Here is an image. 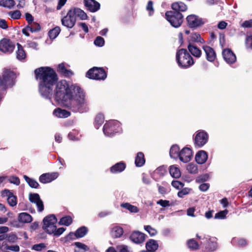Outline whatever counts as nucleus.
Here are the masks:
<instances>
[{"label": "nucleus", "instance_id": "obj_1", "mask_svg": "<svg viewBox=\"0 0 252 252\" xmlns=\"http://www.w3.org/2000/svg\"><path fill=\"white\" fill-rule=\"evenodd\" d=\"M55 99L74 113H84L90 109L89 102L84 90L77 84L66 80L58 82L56 86Z\"/></svg>", "mask_w": 252, "mask_h": 252}, {"label": "nucleus", "instance_id": "obj_2", "mask_svg": "<svg viewBox=\"0 0 252 252\" xmlns=\"http://www.w3.org/2000/svg\"><path fill=\"white\" fill-rule=\"evenodd\" d=\"M35 77L38 81V89L40 94L46 98L50 99L53 89L58 80L55 71L49 67H41L34 70Z\"/></svg>", "mask_w": 252, "mask_h": 252}, {"label": "nucleus", "instance_id": "obj_3", "mask_svg": "<svg viewBox=\"0 0 252 252\" xmlns=\"http://www.w3.org/2000/svg\"><path fill=\"white\" fill-rule=\"evenodd\" d=\"M176 61L179 66L183 68H187L194 64V61L186 49H181L176 53Z\"/></svg>", "mask_w": 252, "mask_h": 252}, {"label": "nucleus", "instance_id": "obj_4", "mask_svg": "<svg viewBox=\"0 0 252 252\" xmlns=\"http://www.w3.org/2000/svg\"><path fill=\"white\" fill-rule=\"evenodd\" d=\"M16 74L12 71L5 69L2 77L0 78V88L5 90L8 87H12L15 84Z\"/></svg>", "mask_w": 252, "mask_h": 252}, {"label": "nucleus", "instance_id": "obj_5", "mask_svg": "<svg viewBox=\"0 0 252 252\" xmlns=\"http://www.w3.org/2000/svg\"><path fill=\"white\" fill-rule=\"evenodd\" d=\"M104 134L107 136H113L116 133L122 131L121 125L116 120H111L106 122L103 126Z\"/></svg>", "mask_w": 252, "mask_h": 252}, {"label": "nucleus", "instance_id": "obj_6", "mask_svg": "<svg viewBox=\"0 0 252 252\" xmlns=\"http://www.w3.org/2000/svg\"><path fill=\"white\" fill-rule=\"evenodd\" d=\"M165 18L174 28H179L183 23V16L178 11H168L165 13Z\"/></svg>", "mask_w": 252, "mask_h": 252}, {"label": "nucleus", "instance_id": "obj_7", "mask_svg": "<svg viewBox=\"0 0 252 252\" xmlns=\"http://www.w3.org/2000/svg\"><path fill=\"white\" fill-rule=\"evenodd\" d=\"M86 77L94 80H104L107 74L102 68L94 67L89 70L86 73Z\"/></svg>", "mask_w": 252, "mask_h": 252}, {"label": "nucleus", "instance_id": "obj_8", "mask_svg": "<svg viewBox=\"0 0 252 252\" xmlns=\"http://www.w3.org/2000/svg\"><path fill=\"white\" fill-rule=\"evenodd\" d=\"M57 221L54 215L46 216L43 220V229L48 233L51 234L55 231Z\"/></svg>", "mask_w": 252, "mask_h": 252}, {"label": "nucleus", "instance_id": "obj_9", "mask_svg": "<svg viewBox=\"0 0 252 252\" xmlns=\"http://www.w3.org/2000/svg\"><path fill=\"white\" fill-rule=\"evenodd\" d=\"M208 133L204 130H199L196 131L194 138L195 146L198 148L202 147L208 142Z\"/></svg>", "mask_w": 252, "mask_h": 252}, {"label": "nucleus", "instance_id": "obj_10", "mask_svg": "<svg viewBox=\"0 0 252 252\" xmlns=\"http://www.w3.org/2000/svg\"><path fill=\"white\" fill-rule=\"evenodd\" d=\"M202 240L201 243L205 245V249L207 252H212L218 249L217 239L216 237L207 236L204 237Z\"/></svg>", "mask_w": 252, "mask_h": 252}, {"label": "nucleus", "instance_id": "obj_11", "mask_svg": "<svg viewBox=\"0 0 252 252\" xmlns=\"http://www.w3.org/2000/svg\"><path fill=\"white\" fill-rule=\"evenodd\" d=\"M188 26L191 28H195L204 24L206 21L198 16L192 14L187 17Z\"/></svg>", "mask_w": 252, "mask_h": 252}, {"label": "nucleus", "instance_id": "obj_12", "mask_svg": "<svg viewBox=\"0 0 252 252\" xmlns=\"http://www.w3.org/2000/svg\"><path fill=\"white\" fill-rule=\"evenodd\" d=\"M72 12L70 9L67 12L66 15L61 20L62 25L68 29L72 28L76 21L75 16H74Z\"/></svg>", "mask_w": 252, "mask_h": 252}, {"label": "nucleus", "instance_id": "obj_13", "mask_svg": "<svg viewBox=\"0 0 252 252\" xmlns=\"http://www.w3.org/2000/svg\"><path fill=\"white\" fill-rule=\"evenodd\" d=\"M14 49V45L9 40L3 38L0 41V50L2 52L10 53Z\"/></svg>", "mask_w": 252, "mask_h": 252}, {"label": "nucleus", "instance_id": "obj_14", "mask_svg": "<svg viewBox=\"0 0 252 252\" xmlns=\"http://www.w3.org/2000/svg\"><path fill=\"white\" fill-rule=\"evenodd\" d=\"M192 156L191 150L187 147H185L180 151L179 158L183 162L187 163L189 161Z\"/></svg>", "mask_w": 252, "mask_h": 252}, {"label": "nucleus", "instance_id": "obj_15", "mask_svg": "<svg viewBox=\"0 0 252 252\" xmlns=\"http://www.w3.org/2000/svg\"><path fill=\"white\" fill-rule=\"evenodd\" d=\"M30 201L35 203L36 205L37 211L41 212L44 210V205L42 201L41 200L40 196L37 193H30L29 194Z\"/></svg>", "mask_w": 252, "mask_h": 252}, {"label": "nucleus", "instance_id": "obj_16", "mask_svg": "<svg viewBox=\"0 0 252 252\" xmlns=\"http://www.w3.org/2000/svg\"><path fill=\"white\" fill-rule=\"evenodd\" d=\"M58 176L59 173L58 172L47 173L40 175L39 180L41 183L47 184L55 180Z\"/></svg>", "mask_w": 252, "mask_h": 252}, {"label": "nucleus", "instance_id": "obj_17", "mask_svg": "<svg viewBox=\"0 0 252 252\" xmlns=\"http://www.w3.org/2000/svg\"><path fill=\"white\" fill-rule=\"evenodd\" d=\"M222 56L224 60L228 64L233 63L236 61L235 55L229 49H226L223 50Z\"/></svg>", "mask_w": 252, "mask_h": 252}, {"label": "nucleus", "instance_id": "obj_18", "mask_svg": "<svg viewBox=\"0 0 252 252\" xmlns=\"http://www.w3.org/2000/svg\"><path fill=\"white\" fill-rule=\"evenodd\" d=\"M202 48L205 53L206 59L209 62H214L216 58V54L214 50L207 45H204Z\"/></svg>", "mask_w": 252, "mask_h": 252}, {"label": "nucleus", "instance_id": "obj_19", "mask_svg": "<svg viewBox=\"0 0 252 252\" xmlns=\"http://www.w3.org/2000/svg\"><path fill=\"white\" fill-rule=\"evenodd\" d=\"M86 7L91 12H94L100 8V4L95 0H84Z\"/></svg>", "mask_w": 252, "mask_h": 252}, {"label": "nucleus", "instance_id": "obj_20", "mask_svg": "<svg viewBox=\"0 0 252 252\" xmlns=\"http://www.w3.org/2000/svg\"><path fill=\"white\" fill-rule=\"evenodd\" d=\"M130 238L134 243L140 244L145 241V235L139 231H134L130 235Z\"/></svg>", "mask_w": 252, "mask_h": 252}, {"label": "nucleus", "instance_id": "obj_21", "mask_svg": "<svg viewBox=\"0 0 252 252\" xmlns=\"http://www.w3.org/2000/svg\"><path fill=\"white\" fill-rule=\"evenodd\" d=\"M208 155L207 153L204 150H200L195 155V160L198 164L204 163L207 160Z\"/></svg>", "mask_w": 252, "mask_h": 252}, {"label": "nucleus", "instance_id": "obj_22", "mask_svg": "<svg viewBox=\"0 0 252 252\" xmlns=\"http://www.w3.org/2000/svg\"><path fill=\"white\" fill-rule=\"evenodd\" d=\"M53 114L59 118H66L70 115V113L65 109L57 108L54 110Z\"/></svg>", "mask_w": 252, "mask_h": 252}, {"label": "nucleus", "instance_id": "obj_23", "mask_svg": "<svg viewBox=\"0 0 252 252\" xmlns=\"http://www.w3.org/2000/svg\"><path fill=\"white\" fill-rule=\"evenodd\" d=\"M126 165L123 162H118L110 168L111 173L116 174L121 173L126 168Z\"/></svg>", "mask_w": 252, "mask_h": 252}, {"label": "nucleus", "instance_id": "obj_24", "mask_svg": "<svg viewBox=\"0 0 252 252\" xmlns=\"http://www.w3.org/2000/svg\"><path fill=\"white\" fill-rule=\"evenodd\" d=\"M70 10L73 12L76 19L77 17L83 20L86 19L88 17L86 13L80 8L74 7L70 9Z\"/></svg>", "mask_w": 252, "mask_h": 252}, {"label": "nucleus", "instance_id": "obj_25", "mask_svg": "<svg viewBox=\"0 0 252 252\" xmlns=\"http://www.w3.org/2000/svg\"><path fill=\"white\" fill-rule=\"evenodd\" d=\"M188 50L192 56L196 58H199L202 54L201 50L196 46L189 43L188 46Z\"/></svg>", "mask_w": 252, "mask_h": 252}, {"label": "nucleus", "instance_id": "obj_26", "mask_svg": "<svg viewBox=\"0 0 252 252\" xmlns=\"http://www.w3.org/2000/svg\"><path fill=\"white\" fill-rule=\"evenodd\" d=\"M57 71L65 77H70L73 75V72L70 70L65 68L64 63L58 65Z\"/></svg>", "mask_w": 252, "mask_h": 252}, {"label": "nucleus", "instance_id": "obj_27", "mask_svg": "<svg viewBox=\"0 0 252 252\" xmlns=\"http://www.w3.org/2000/svg\"><path fill=\"white\" fill-rule=\"evenodd\" d=\"M173 11L184 12L187 9V6L182 2H176L172 4Z\"/></svg>", "mask_w": 252, "mask_h": 252}, {"label": "nucleus", "instance_id": "obj_28", "mask_svg": "<svg viewBox=\"0 0 252 252\" xmlns=\"http://www.w3.org/2000/svg\"><path fill=\"white\" fill-rule=\"evenodd\" d=\"M18 220L22 223H30L32 221V217L27 213H21L18 215Z\"/></svg>", "mask_w": 252, "mask_h": 252}, {"label": "nucleus", "instance_id": "obj_29", "mask_svg": "<svg viewBox=\"0 0 252 252\" xmlns=\"http://www.w3.org/2000/svg\"><path fill=\"white\" fill-rule=\"evenodd\" d=\"M145 163L144 154L142 152L137 153L135 158V164L137 167H141Z\"/></svg>", "mask_w": 252, "mask_h": 252}, {"label": "nucleus", "instance_id": "obj_30", "mask_svg": "<svg viewBox=\"0 0 252 252\" xmlns=\"http://www.w3.org/2000/svg\"><path fill=\"white\" fill-rule=\"evenodd\" d=\"M158 247L157 241L153 239L148 241L146 245L147 250L151 252H155L158 249Z\"/></svg>", "mask_w": 252, "mask_h": 252}, {"label": "nucleus", "instance_id": "obj_31", "mask_svg": "<svg viewBox=\"0 0 252 252\" xmlns=\"http://www.w3.org/2000/svg\"><path fill=\"white\" fill-rule=\"evenodd\" d=\"M180 148L177 145H173L170 149V156L174 159H177L180 156Z\"/></svg>", "mask_w": 252, "mask_h": 252}, {"label": "nucleus", "instance_id": "obj_32", "mask_svg": "<svg viewBox=\"0 0 252 252\" xmlns=\"http://www.w3.org/2000/svg\"><path fill=\"white\" fill-rule=\"evenodd\" d=\"M18 50L16 51V58L19 61L24 60L26 57V53L23 47L19 43H17Z\"/></svg>", "mask_w": 252, "mask_h": 252}, {"label": "nucleus", "instance_id": "obj_33", "mask_svg": "<svg viewBox=\"0 0 252 252\" xmlns=\"http://www.w3.org/2000/svg\"><path fill=\"white\" fill-rule=\"evenodd\" d=\"M169 173L171 176L174 178H178L181 175L179 168L174 165L170 166Z\"/></svg>", "mask_w": 252, "mask_h": 252}, {"label": "nucleus", "instance_id": "obj_34", "mask_svg": "<svg viewBox=\"0 0 252 252\" xmlns=\"http://www.w3.org/2000/svg\"><path fill=\"white\" fill-rule=\"evenodd\" d=\"M121 207L128 210L131 213H136L139 211V209L136 206L132 205L129 203H122Z\"/></svg>", "mask_w": 252, "mask_h": 252}, {"label": "nucleus", "instance_id": "obj_35", "mask_svg": "<svg viewBox=\"0 0 252 252\" xmlns=\"http://www.w3.org/2000/svg\"><path fill=\"white\" fill-rule=\"evenodd\" d=\"M112 235L115 238L120 237L123 234V229L119 226H114L112 230Z\"/></svg>", "mask_w": 252, "mask_h": 252}, {"label": "nucleus", "instance_id": "obj_36", "mask_svg": "<svg viewBox=\"0 0 252 252\" xmlns=\"http://www.w3.org/2000/svg\"><path fill=\"white\" fill-rule=\"evenodd\" d=\"M190 40L193 42H199L200 43H204L205 41L201 37L199 33L197 32L191 33L190 35Z\"/></svg>", "mask_w": 252, "mask_h": 252}, {"label": "nucleus", "instance_id": "obj_37", "mask_svg": "<svg viewBox=\"0 0 252 252\" xmlns=\"http://www.w3.org/2000/svg\"><path fill=\"white\" fill-rule=\"evenodd\" d=\"M61 32V29L59 27H56L52 30H51L49 32L48 35L50 39H54L56 38Z\"/></svg>", "mask_w": 252, "mask_h": 252}, {"label": "nucleus", "instance_id": "obj_38", "mask_svg": "<svg viewBox=\"0 0 252 252\" xmlns=\"http://www.w3.org/2000/svg\"><path fill=\"white\" fill-rule=\"evenodd\" d=\"M88 232V229L85 226H82L76 230L75 233L77 238L84 237Z\"/></svg>", "mask_w": 252, "mask_h": 252}, {"label": "nucleus", "instance_id": "obj_39", "mask_svg": "<svg viewBox=\"0 0 252 252\" xmlns=\"http://www.w3.org/2000/svg\"><path fill=\"white\" fill-rule=\"evenodd\" d=\"M15 5L13 0H0V5L9 9L11 8Z\"/></svg>", "mask_w": 252, "mask_h": 252}, {"label": "nucleus", "instance_id": "obj_40", "mask_svg": "<svg viewBox=\"0 0 252 252\" xmlns=\"http://www.w3.org/2000/svg\"><path fill=\"white\" fill-rule=\"evenodd\" d=\"M232 244H236L239 246L243 247L246 246L248 242L246 240L243 238H233L231 240Z\"/></svg>", "mask_w": 252, "mask_h": 252}, {"label": "nucleus", "instance_id": "obj_41", "mask_svg": "<svg viewBox=\"0 0 252 252\" xmlns=\"http://www.w3.org/2000/svg\"><path fill=\"white\" fill-rule=\"evenodd\" d=\"M24 178L31 188H37L39 186V184L36 181L33 179L29 178L26 175L24 176Z\"/></svg>", "mask_w": 252, "mask_h": 252}, {"label": "nucleus", "instance_id": "obj_42", "mask_svg": "<svg viewBox=\"0 0 252 252\" xmlns=\"http://www.w3.org/2000/svg\"><path fill=\"white\" fill-rule=\"evenodd\" d=\"M72 222V219L69 216H66L61 219L59 223L61 225L69 226Z\"/></svg>", "mask_w": 252, "mask_h": 252}, {"label": "nucleus", "instance_id": "obj_43", "mask_svg": "<svg viewBox=\"0 0 252 252\" xmlns=\"http://www.w3.org/2000/svg\"><path fill=\"white\" fill-rule=\"evenodd\" d=\"M104 120V116L101 114H98L95 119V127L98 129L99 126L103 123Z\"/></svg>", "mask_w": 252, "mask_h": 252}, {"label": "nucleus", "instance_id": "obj_44", "mask_svg": "<svg viewBox=\"0 0 252 252\" xmlns=\"http://www.w3.org/2000/svg\"><path fill=\"white\" fill-rule=\"evenodd\" d=\"M187 245L188 248L192 250H196L199 248L198 243L193 239L189 240L187 242Z\"/></svg>", "mask_w": 252, "mask_h": 252}, {"label": "nucleus", "instance_id": "obj_45", "mask_svg": "<svg viewBox=\"0 0 252 252\" xmlns=\"http://www.w3.org/2000/svg\"><path fill=\"white\" fill-rule=\"evenodd\" d=\"M187 170L191 174H196L198 172V167L194 163H190L187 166Z\"/></svg>", "mask_w": 252, "mask_h": 252}, {"label": "nucleus", "instance_id": "obj_46", "mask_svg": "<svg viewBox=\"0 0 252 252\" xmlns=\"http://www.w3.org/2000/svg\"><path fill=\"white\" fill-rule=\"evenodd\" d=\"M28 27H29V29H30V32H36L40 29L39 24L35 22L29 23Z\"/></svg>", "mask_w": 252, "mask_h": 252}, {"label": "nucleus", "instance_id": "obj_47", "mask_svg": "<svg viewBox=\"0 0 252 252\" xmlns=\"http://www.w3.org/2000/svg\"><path fill=\"white\" fill-rule=\"evenodd\" d=\"M76 238H77V237L76 236L75 232H70L67 236H66L64 238H62L61 239L64 242H67L71 240H75Z\"/></svg>", "mask_w": 252, "mask_h": 252}, {"label": "nucleus", "instance_id": "obj_48", "mask_svg": "<svg viewBox=\"0 0 252 252\" xmlns=\"http://www.w3.org/2000/svg\"><path fill=\"white\" fill-rule=\"evenodd\" d=\"M245 44L247 49H252V34L247 35L245 39Z\"/></svg>", "mask_w": 252, "mask_h": 252}, {"label": "nucleus", "instance_id": "obj_49", "mask_svg": "<svg viewBox=\"0 0 252 252\" xmlns=\"http://www.w3.org/2000/svg\"><path fill=\"white\" fill-rule=\"evenodd\" d=\"M144 229L147 232H148V233L151 236H154L156 235L158 232L157 230L155 228L152 227L151 225H145Z\"/></svg>", "mask_w": 252, "mask_h": 252}, {"label": "nucleus", "instance_id": "obj_50", "mask_svg": "<svg viewBox=\"0 0 252 252\" xmlns=\"http://www.w3.org/2000/svg\"><path fill=\"white\" fill-rule=\"evenodd\" d=\"M228 214V211L224 210L223 211H220L216 213L215 216V219H224L226 218V215Z\"/></svg>", "mask_w": 252, "mask_h": 252}, {"label": "nucleus", "instance_id": "obj_51", "mask_svg": "<svg viewBox=\"0 0 252 252\" xmlns=\"http://www.w3.org/2000/svg\"><path fill=\"white\" fill-rule=\"evenodd\" d=\"M8 15L12 19H18L21 17V14L19 10H17L9 12Z\"/></svg>", "mask_w": 252, "mask_h": 252}, {"label": "nucleus", "instance_id": "obj_52", "mask_svg": "<svg viewBox=\"0 0 252 252\" xmlns=\"http://www.w3.org/2000/svg\"><path fill=\"white\" fill-rule=\"evenodd\" d=\"M7 202L11 206H15L17 204V198L13 194L7 198Z\"/></svg>", "mask_w": 252, "mask_h": 252}, {"label": "nucleus", "instance_id": "obj_53", "mask_svg": "<svg viewBox=\"0 0 252 252\" xmlns=\"http://www.w3.org/2000/svg\"><path fill=\"white\" fill-rule=\"evenodd\" d=\"M74 245L77 248L80 249L81 251H83V252H86L89 250V248L87 245L80 242H75L74 243Z\"/></svg>", "mask_w": 252, "mask_h": 252}, {"label": "nucleus", "instance_id": "obj_54", "mask_svg": "<svg viewBox=\"0 0 252 252\" xmlns=\"http://www.w3.org/2000/svg\"><path fill=\"white\" fill-rule=\"evenodd\" d=\"M146 10L149 11V16H152L154 12L153 7V2L152 0H149L146 6Z\"/></svg>", "mask_w": 252, "mask_h": 252}, {"label": "nucleus", "instance_id": "obj_55", "mask_svg": "<svg viewBox=\"0 0 252 252\" xmlns=\"http://www.w3.org/2000/svg\"><path fill=\"white\" fill-rule=\"evenodd\" d=\"M94 44L98 47H102L104 44V40L101 36H97L94 41Z\"/></svg>", "mask_w": 252, "mask_h": 252}, {"label": "nucleus", "instance_id": "obj_56", "mask_svg": "<svg viewBox=\"0 0 252 252\" xmlns=\"http://www.w3.org/2000/svg\"><path fill=\"white\" fill-rule=\"evenodd\" d=\"M190 191V189L189 188H184L178 192V196L180 198H183L185 195L188 194Z\"/></svg>", "mask_w": 252, "mask_h": 252}, {"label": "nucleus", "instance_id": "obj_57", "mask_svg": "<svg viewBox=\"0 0 252 252\" xmlns=\"http://www.w3.org/2000/svg\"><path fill=\"white\" fill-rule=\"evenodd\" d=\"M157 204L162 207H166L170 206V202L168 200L160 199L157 202Z\"/></svg>", "mask_w": 252, "mask_h": 252}, {"label": "nucleus", "instance_id": "obj_58", "mask_svg": "<svg viewBox=\"0 0 252 252\" xmlns=\"http://www.w3.org/2000/svg\"><path fill=\"white\" fill-rule=\"evenodd\" d=\"M241 27L244 28H252V19L245 21L241 24Z\"/></svg>", "mask_w": 252, "mask_h": 252}, {"label": "nucleus", "instance_id": "obj_59", "mask_svg": "<svg viewBox=\"0 0 252 252\" xmlns=\"http://www.w3.org/2000/svg\"><path fill=\"white\" fill-rule=\"evenodd\" d=\"M65 230V228L63 227H60L57 229L56 226H55V231L52 234H53L54 236H59L63 234Z\"/></svg>", "mask_w": 252, "mask_h": 252}, {"label": "nucleus", "instance_id": "obj_60", "mask_svg": "<svg viewBox=\"0 0 252 252\" xmlns=\"http://www.w3.org/2000/svg\"><path fill=\"white\" fill-rule=\"evenodd\" d=\"M5 246L4 247L5 250H8L14 252H18L19 251V247L17 245H13V246H8L7 244L5 243Z\"/></svg>", "mask_w": 252, "mask_h": 252}, {"label": "nucleus", "instance_id": "obj_61", "mask_svg": "<svg viewBox=\"0 0 252 252\" xmlns=\"http://www.w3.org/2000/svg\"><path fill=\"white\" fill-rule=\"evenodd\" d=\"M172 186L177 189H180L183 187L184 184L178 181H173L171 183Z\"/></svg>", "mask_w": 252, "mask_h": 252}, {"label": "nucleus", "instance_id": "obj_62", "mask_svg": "<svg viewBox=\"0 0 252 252\" xmlns=\"http://www.w3.org/2000/svg\"><path fill=\"white\" fill-rule=\"evenodd\" d=\"M8 180L10 183L16 185H19L20 183L19 179L16 176L10 177Z\"/></svg>", "mask_w": 252, "mask_h": 252}, {"label": "nucleus", "instance_id": "obj_63", "mask_svg": "<svg viewBox=\"0 0 252 252\" xmlns=\"http://www.w3.org/2000/svg\"><path fill=\"white\" fill-rule=\"evenodd\" d=\"M68 138L71 140L77 141L79 140L80 139V136H78V135H76L75 132H70L68 134Z\"/></svg>", "mask_w": 252, "mask_h": 252}, {"label": "nucleus", "instance_id": "obj_64", "mask_svg": "<svg viewBox=\"0 0 252 252\" xmlns=\"http://www.w3.org/2000/svg\"><path fill=\"white\" fill-rule=\"evenodd\" d=\"M45 247V245L43 243H40L33 245L32 247V249L35 251H40Z\"/></svg>", "mask_w": 252, "mask_h": 252}]
</instances>
